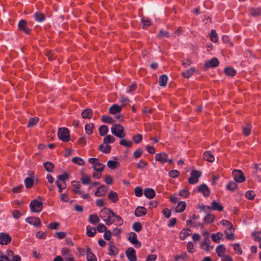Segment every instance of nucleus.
Masks as SVG:
<instances>
[{"label": "nucleus", "instance_id": "nucleus-1", "mask_svg": "<svg viewBox=\"0 0 261 261\" xmlns=\"http://www.w3.org/2000/svg\"><path fill=\"white\" fill-rule=\"evenodd\" d=\"M111 132L116 137L123 138L126 136L124 129L120 124H114L111 127Z\"/></svg>", "mask_w": 261, "mask_h": 261}, {"label": "nucleus", "instance_id": "nucleus-2", "mask_svg": "<svg viewBox=\"0 0 261 261\" xmlns=\"http://www.w3.org/2000/svg\"><path fill=\"white\" fill-rule=\"evenodd\" d=\"M58 136L60 140L65 142L69 141L70 139L69 130L66 127L60 128L58 131Z\"/></svg>", "mask_w": 261, "mask_h": 261}, {"label": "nucleus", "instance_id": "nucleus-3", "mask_svg": "<svg viewBox=\"0 0 261 261\" xmlns=\"http://www.w3.org/2000/svg\"><path fill=\"white\" fill-rule=\"evenodd\" d=\"M31 211L33 213H39L42 210L43 203L37 199L33 200L30 204Z\"/></svg>", "mask_w": 261, "mask_h": 261}, {"label": "nucleus", "instance_id": "nucleus-4", "mask_svg": "<svg viewBox=\"0 0 261 261\" xmlns=\"http://www.w3.org/2000/svg\"><path fill=\"white\" fill-rule=\"evenodd\" d=\"M232 174L233 179L237 182L241 183L246 180L244 173L240 170H233Z\"/></svg>", "mask_w": 261, "mask_h": 261}, {"label": "nucleus", "instance_id": "nucleus-5", "mask_svg": "<svg viewBox=\"0 0 261 261\" xmlns=\"http://www.w3.org/2000/svg\"><path fill=\"white\" fill-rule=\"evenodd\" d=\"M190 175L191 176L188 179V182L190 184L194 185L198 182V178L201 175V172L197 170H193L190 173Z\"/></svg>", "mask_w": 261, "mask_h": 261}, {"label": "nucleus", "instance_id": "nucleus-6", "mask_svg": "<svg viewBox=\"0 0 261 261\" xmlns=\"http://www.w3.org/2000/svg\"><path fill=\"white\" fill-rule=\"evenodd\" d=\"M219 65V60L217 58L214 57L212 59L205 62L204 65V69L206 70L210 68H215L217 67Z\"/></svg>", "mask_w": 261, "mask_h": 261}, {"label": "nucleus", "instance_id": "nucleus-7", "mask_svg": "<svg viewBox=\"0 0 261 261\" xmlns=\"http://www.w3.org/2000/svg\"><path fill=\"white\" fill-rule=\"evenodd\" d=\"M128 240L132 244L135 245V247L137 248H140L142 246L141 243L137 239V234L134 232H132L129 233Z\"/></svg>", "mask_w": 261, "mask_h": 261}, {"label": "nucleus", "instance_id": "nucleus-8", "mask_svg": "<svg viewBox=\"0 0 261 261\" xmlns=\"http://www.w3.org/2000/svg\"><path fill=\"white\" fill-rule=\"evenodd\" d=\"M11 240L12 238L9 234L4 232L0 233V244L8 245L11 242Z\"/></svg>", "mask_w": 261, "mask_h": 261}, {"label": "nucleus", "instance_id": "nucleus-9", "mask_svg": "<svg viewBox=\"0 0 261 261\" xmlns=\"http://www.w3.org/2000/svg\"><path fill=\"white\" fill-rule=\"evenodd\" d=\"M25 222L35 227H41V222L38 217H29L25 219Z\"/></svg>", "mask_w": 261, "mask_h": 261}, {"label": "nucleus", "instance_id": "nucleus-10", "mask_svg": "<svg viewBox=\"0 0 261 261\" xmlns=\"http://www.w3.org/2000/svg\"><path fill=\"white\" fill-rule=\"evenodd\" d=\"M168 155L165 152L156 153L155 155V160L161 164L167 162Z\"/></svg>", "mask_w": 261, "mask_h": 261}, {"label": "nucleus", "instance_id": "nucleus-11", "mask_svg": "<svg viewBox=\"0 0 261 261\" xmlns=\"http://www.w3.org/2000/svg\"><path fill=\"white\" fill-rule=\"evenodd\" d=\"M125 254L129 261H136L137 260V256L136 255L135 250L132 248H128L125 251Z\"/></svg>", "mask_w": 261, "mask_h": 261}, {"label": "nucleus", "instance_id": "nucleus-12", "mask_svg": "<svg viewBox=\"0 0 261 261\" xmlns=\"http://www.w3.org/2000/svg\"><path fill=\"white\" fill-rule=\"evenodd\" d=\"M198 192L202 193L204 197H208L210 194V190L206 184H202L197 187Z\"/></svg>", "mask_w": 261, "mask_h": 261}, {"label": "nucleus", "instance_id": "nucleus-13", "mask_svg": "<svg viewBox=\"0 0 261 261\" xmlns=\"http://www.w3.org/2000/svg\"><path fill=\"white\" fill-rule=\"evenodd\" d=\"M18 27L20 31H23L26 34L30 33L31 29L27 26V22L24 20H21L18 23Z\"/></svg>", "mask_w": 261, "mask_h": 261}, {"label": "nucleus", "instance_id": "nucleus-14", "mask_svg": "<svg viewBox=\"0 0 261 261\" xmlns=\"http://www.w3.org/2000/svg\"><path fill=\"white\" fill-rule=\"evenodd\" d=\"M108 190L107 187L105 185L100 186L95 191L94 195L96 197L102 196L105 194Z\"/></svg>", "mask_w": 261, "mask_h": 261}, {"label": "nucleus", "instance_id": "nucleus-15", "mask_svg": "<svg viewBox=\"0 0 261 261\" xmlns=\"http://www.w3.org/2000/svg\"><path fill=\"white\" fill-rule=\"evenodd\" d=\"M145 196L148 199H152L155 196L154 190L151 188H145L144 191Z\"/></svg>", "mask_w": 261, "mask_h": 261}, {"label": "nucleus", "instance_id": "nucleus-16", "mask_svg": "<svg viewBox=\"0 0 261 261\" xmlns=\"http://www.w3.org/2000/svg\"><path fill=\"white\" fill-rule=\"evenodd\" d=\"M146 213L147 210L143 206L137 207L135 211V215L138 217L145 215Z\"/></svg>", "mask_w": 261, "mask_h": 261}, {"label": "nucleus", "instance_id": "nucleus-17", "mask_svg": "<svg viewBox=\"0 0 261 261\" xmlns=\"http://www.w3.org/2000/svg\"><path fill=\"white\" fill-rule=\"evenodd\" d=\"M204 160L209 162H213L215 160L214 156L212 154L210 151H205L203 154Z\"/></svg>", "mask_w": 261, "mask_h": 261}, {"label": "nucleus", "instance_id": "nucleus-18", "mask_svg": "<svg viewBox=\"0 0 261 261\" xmlns=\"http://www.w3.org/2000/svg\"><path fill=\"white\" fill-rule=\"evenodd\" d=\"M92 110L89 108L84 109L81 114L82 117L84 119H90L92 117Z\"/></svg>", "mask_w": 261, "mask_h": 261}, {"label": "nucleus", "instance_id": "nucleus-19", "mask_svg": "<svg viewBox=\"0 0 261 261\" xmlns=\"http://www.w3.org/2000/svg\"><path fill=\"white\" fill-rule=\"evenodd\" d=\"M121 110L122 108L121 106L116 104H114L109 108V112L111 114L114 115L118 113H120L121 111Z\"/></svg>", "mask_w": 261, "mask_h": 261}, {"label": "nucleus", "instance_id": "nucleus-20", "mask_svg": "<svg viewBox=\"0 0 261 261\" xmlns=\"http://www.w3.org/2000/svg\"><path fill=\"white\" fill-rule=\"evenodd\" d=\"M108 196V198L113 203H115L118 200V195L116 192L110 191Z\"/></svg>", "mask_w": 261, "mask_h": 261}, {"label": "nucleus", "instance_id": "nucleus-21", "mask_svg": "<svg viewBox=\"0 0 261 261\" xmlns=\"http://www.w3.org/2000/svg\"><path fill=\"white\" fill-rule=\"evenodd\" d=\"M108 250L110 255H116L118 253V251L116 249V246L113 242H111L109 244Z\"/></svg>", "mask_w": 261, "mask_h": 261}, {"label": "nucleus", "instance_id": "nucleus-22", "mask_svg": "<svg viewBox=\"0 0 261 261\" xmlns=\"http://www.w3.org/2000/svg\"><path fill=\"white\" fill-rule=\"evenodd\" d=\"M34 16L35 20L39 22H43L45 19V16L44 14L40 12H36L34 14Z\"/></svg>", "mask_w": 261, "mask_h": 261}, {"label": "nucleus", "instance_id": "nucleus-23", "mask_svg": "<svg viewBox=\"0 0 261 261\" xmlns=\"http://www.w3.org/2000/svg\"><path fill=\"white\" fill-rule=\"evenodd\" d=\"M192 233V230L190 229H184L181 230L180 235L179 239L181 240H184L188 236H190Z\"/></svg>", "mask_w": 261, "mask_h": 261}, {"label": "nucleus", "instance_id": "nucleus-24", "mask_svg": "<svg viewBox=\"0 0 261 261\" xmlns=\"http://www.w3.org/2000/svg\"><path fill=\"white\" fill-rule=\"evenodd\" d=\"M250 15L253 17L261 15V8H251L250 9Z\"/></svg>", "mask_w": 261, "mask_h": 261}, {"label": "nucleus", "instance_id": "nucleus-25", "mask_svg": "<svg viewBox=\"0 0 261 261\" xmlns=\"http://www.w3.org/2000/svg\"><path fill=\"white\" fill-rule=\"evenodd\" d=\"M223 235V233L221 232H218L216 233H213L211 236V238L212 240L216 243H218L220 242V240H221Z\"/></svg>", "mask_w": 261, "mask_h": 261}, {"label": "nucleus", "instance_id": "nucleus-26", "mask_svg": "<svg viewBox=\"0 0 261 261\" xmlns=\"http://www.w3.org/2000/svg\"><path fill=\"white\" fill-rule=\"evenodd\" d=\"M212 210L214 211H218L219 212H222L223 210V207L222 205L218 203L216 200H214L212 203Z\"/></svg>", "mask_w": 261, "mask_h": 261}, {"label": "nucleus", "instance_id": "nucleus-27", "mask_svg": "<svg viewBox=\"0 0 261 261\" xmlns=\"http://www.w3.org/2000/svg\"><path fill=\"white\" fill-rule=\"evenodd\" d=\"M168 76L166 74H163L159 77V85L162 87L166 86L168 81Z\"/></svg>", "mask_w": 261, "mask_h": 261}, {"label": "nucleus", "instance_id": "nucleus-28", "mask_svg": "<svg viewBox=\"0 0 261 261\" xmlns=\"http://www.w3.org/2000/svg\"><path fill=\"white\" fill-rule=\"evenodd\" d=\"M216 252L219 257L224 256V253L225 251V247L224 245L220 244L217 247L216 249Z\"/></svg>", "mask_w": 261, "mask_h": 261}, {"label": "nucleus", "instance_id": "nucleus-29", "mask_svg": "<svg viewBox=\"0 0 261 261\" xmlns=\"http://www.w3.org/2000/svg\"><path fill=\"white\" fill-rule=\"evenodd\" d=\"M45 170L48 172H53L55 167L54 164L50 162H46L43 163Z\"/></svg>", "mask_w": 261, "mask_h": 261}, {"label": "nucleus", "instance_id": "nucleus-30", "mask_svg": "<svg viewBox=\"0 0 261 261\" xmlns=\"http://www.w3.org/2000/svg\"><path fill=\"white\" fill-rule=\"evenodd\" d=\"M195 71V68H191L190 69L186 70L185 71H182V75L184 77L188 79L191 77Z\"/></svg>", "mask_w": 261, "mask_h": 261}, {"label": "nucleus", "instance_id": "nucleus-31", "mask_svg": "<svg viewBox=\"0 0 261 261\" xmlns=\"http://www.w3.org/2000/svg\"><path fill=\"white\" fill-rule=\"evenodd\" d=\"M186 203L184 201L179 202L175 208V211L177 213H181L186 208Z\"/></svg>", "mask_w": 261, "mask_h": 261}, {"label": "nucleus", "instance_id": "nucleus-32", "mask_svg": "<svg viewBox=\"0 0 261 261\" xmlns=\"http://www.w3.org/2000/svg\"><path fill=\"white\" fill-rule=\"evenodd\" d=\"M105 167V165L99 163L98 159L97 161L95 163V164H94V166H93L94 170L97 172H101L103 170Z\"/></svg>", "mask_w": 261, "mask_h": 261}, {"label": "nucleus", "instance_id": "nucleus-33", "mask_svg": "<svg viewBox=\"0 0 261 261\" xmlns=\"http://www.w3.org/2000/svg\"><path fill=\"white\" fill-rule=\"evenodd\" d=\"M25 186L27 188H31L34 184V180L33 178L27 177L24 180Z\"/></svg>", "mask_w": 261, "mask_h": 261}, {"label": "nucleus", "instance_id": "nucleus-34", "mask_svg": "<svg viewBox=\"0 0 261 261\" xmlns=\"http://www.w3.org/2000/svg\"><path fill=\"white\" fill-rule=\"evenodd\" d=\"M224 72L228 76H234L236 75L237 71L234 69L230 67H227L225 68Z\"/></svg>", "mask_w": 261, "mask_h": 261}, {"label": "nucleus", "instance_id": "nucleus-35", "mask_svg": "<svg viewBox=\"0 0 261 261\" xmlns=\"http://www.w3.org/2000/svg\"><path fill=\"white\" fill-rule=\"evenodd\" d=\"M87 229V235L90 237H93L96 233V229L94 227H92L90 225H88L86 227Z\"/></svg>", "mask_w": 261, "mask_h": 261}, {"label": "nucleus", "instance_id": "nucleus-36", "mask_svg": "<svg viewBox=\"0 0 261 261\" xmlns=\"http://www.w3.org/2000/svg\"><path fill=\"white\" fill-rule=\"evenodd\" d=\"M215 219V217L214 215L212 214L206 215V216L203 218V221L205 223L207 224H210L213 223Z\"/></svg>", "mask_w": 261, "mask_h": 261}, {"label": "nucleus", "instance_id": "nucleus-37", "mask_svg": "<svg viewBox=\"0 0 261 261\" xmlns=\"http://www.w3.org/2000/svg\"><path fill=\"white\" fill-rule=\"evenodd\" d=\"M220 223L222 225L225 226L227 229L230 230L234 229L232 223L227 220H222Z\"/></svg>", "mask_w": 261, "mask_h": 261}, {"label": "nucleus", "instance_id": "nucleus-38", "mask_svg": "<svg viewBox=\"0 0 261 261\" xmlns=\"http://www.w3.org/2000/svg\"><path fill=\"white\" fill-rule=\"evenodd\" d=\"M238 188V184L234 181L229 182L226 185V189L228 190H229L231 192L234 191L236 189Z\"/></svg>", "mask_w": 261, "mask_h": 261}, {"label": "nucleus", "instance_id": "nucleus-39", "mask_svg": "<svg viewBox=\"0 0 261 261\" xmlns=\"http://www.w3.org/2000/svg\"><path fill=\"white\" fill-rule=\"evenodd\" d=\"M210 36L211 38V40L212 42L216 43L218 41V37L216 31L215 30H212L211 31V32L210 34Z\"/></svg>", "mask_w": 261, "mask_h": 261}, {"label": "nucleus", "instance_id": "nucleus-40", "mask_svg": "<svg viewBox=\"0 0 261 261\" xmlns=\"http://www.w3.org/2000/svg\"><path fill=\"white\" fill-rule=\"evenodd\" d=\"M115 138L111 135L106 136L103 139V142L105 144L113 143L115 142Z\"/></svg>", "mask_w": 261, "mask_h": 261}, {"label": "nucleus", "instance_id": "nucleus-41", "mask_svg": "<svg viewBox=\"0 0 261 261\" xmlns=\"http://www.w3.org/2000/svg\"><path fill=\"white\" fill-rule=\"evenodd\" d=\"M89 221L91 224H96L99 221V219L96 214H92L89 216Z\"/></svg>", "mask_w": 261, "mask_h": 261}, {"label": "nucleus", "instance_id": "nucleus-42", "mask_svg": "<svg viewBox=\"0 0 261 261\" xmlns=\"http://www.w3.org/2000/svg\"><path fill=\"white\" fill-rule=\"evenodd\" d=\"M110 208L104 207L100 212V217L103 219L106 218V217H108L109 214H110Z\"/></svg>", "mask_w": 261, "mask_h": 261}, {"label": "nucleus", "instance_id": "nucleus-43", "mask_svg": "<svg viewBox=\"0 0 261 261\" xmlns=\"http://www.w3.org/2000/svg\"><path fill=\"white\" fill-rule=\"evenodd\" d=\"M108 127L106 125H102L99 128V133L100 135L101 136H105L108 133Z\"/></svg>", "mask_w": 261, "mask_h": 261}, {"label": "nucleus", "instance_id": "nucleus-44", "mask_svg": "<svg viewBox=\"0 0 261 261\" xmlns=\"http://www.w3.org/2000/svg\"><path fill=\"white\" fill-rule=\"evenodd\" d=\"M101 121L104 123L109 124H111L114 122V120L112 117L106 115H103L102 116Z\"/></svg>", "mask_w": 261, "mask_h": 261}, {"label": "nucleus", "instance_id": "nucleus-45", "mask_svg": "<svg viewBox=\"0 0 261 261\" xmlns=\"http://www.w3.org/2000/svg\"><path fill=\"white\" fill-rule=\"evenodd\" d=\"M81 180L82 183L83 185H88L90 183L91 179L89 176H88L87 174H83Z\"/></svg>", "mask_w": 261, "mask_h": 261}, {"label": "nucleus", "instance_id": "nucleus-46", "mask_svg": "<svg viewBox=\"0 0 261 261\" xmlns=\"http://www.w3.org/2000/svg\"><path fill=\"white\" fill-rule=\"evenodd\" d=\"M72 162L76 165H84L85 164L84 161L80 157H74L71 160Z\"/></svg>", "mask_w": 261, "mask_h": 261}, {"label": "nucleus", "instance_id": "nucleus-47", "mask_svg": "<svg viewBox=\"0 0 261 261\" xmlns=\"http://www.w3.org/2000/svg\"><path fill=\"white\" fill-rule=\"evenodd\" d=\"M39 121V118L37 117L30 118L28 124V127H32L35 125Z\"/></svg>", "mask_w": 261, "mask_h": 261}, {"label": "nucleus", "instance_id": "nucleus-48", "mask_svg": "<svg viewBox=\"0 0 261 261\" xmlns=\"http://www.w3.org/2000/svg\"><path fill=\"white\" fill-rule=\"evenodd\" d=\"M251 126L249 124H246L245 126L243 127V134L245 136H248L250 134Z\"/></svg>", "mask_w": 261, "mask_h": 261}, {"label": "nucleus", "instance_id": "nucleus-49", "mask_svg": "<svg viewBox=\"0 0 261 261\" xmlns=\"http://www.w3.org/2000/svg\"><path fill=\"white\" fill-rule=\"evenodd\" d=\"M119 164V163L117 161L109 160L107 162L108 167L111 168V169H114L116 168L118 166V165Z\"/></svg>", "mask_w": 261, "mask_h": 261}, {"label": "nucleus", "instance_id": "nucleus-50", "mask_svg": "<svg viewBox=\"0 0 261 261\" xmlns=\"http://www.w3.org/2000/svg\"><path fill=\"white\" fill-rule=\"evenodd\" d=\"M133 229L136 232H140L142 229V226L141 223L137 222L133 223Z\"/></svg>", "mask_w": 261, "mask_h": 261}, {"label": "nucleus", "instance_id": "nucleus-51", "mask_svg": "<svg viewBox=\"0 0 261 261\" xmlns=\"http://www.w3.org/2000/svg\"><path fill=\"white\" fill-rule=\"evenodd\" d=\"M120 144L128 148L132 146V142L130 140H126V139H122L120 142Z\"/></svg>", "mask_w": 261, "mask_h": 261}, {"label": "nucleus", "instance_id": "nucleus-52", "mask_svg": "<svg viewBox=\"0 0 261 261\" xmlns=\"http://www.w3.org/2000/svg\"><path fill=\"white\" fill-rule=\"evenodd\" d=\"M94 125L92 123L87 124L85 126L86 132L87 134L90 135L92 133V129Z\"/></svg>", "mask_w": 261, "mask_h": 261}, {"label": "nucleus", "instance_id": "nucleus-53", "mask_svg": "<svg viewBox=\"0 0 261 261\" xmlns=\"http://www.w3.org/2000/svg\"><path fill=\"white\" fill-rule=\"evenodd\" d=\"M169 175L170 177L175 178L179 175V172L177 170H172L169 172Z\"/></svg>", "mask_w": 261, "mask_h": 261}, {"label": "nucleus", "instance_id": "nucleus-54", "mask_svg": "<svg viewBox=\"0 0 261 261\" xmlns=\"http://www.w3.org/2000/svg\"><path fill=\"white\" fill-rule=\"evenodd\" d=\"M187 254L186 252H182L180 254L176 255L174 257V259L175 261H178L180 259H185L187 258Z\"/></svg>", "mask_w": 261, "mask_h": 261}, {"label": "nucleus", "instance_id": "nucleus-55", "mask_svg": "<svg viewBox=\"0 0 261 261\" xmlns=\"http://www.w3.org/2000/svg\"><path fill=\"white\" fill-rule=\"evenodd\" d=\"M255 194L253 191H248L245 193V197L246 198L252 200L254 199Z\"/></svg>", "mask_w": 261, "mask_h": 261}, {"label": "nucleus", "instance_id": "nucleus-56", "mask_svg": "<svg viewBox=\"0 0 261 261\" xmlns=\"http://www.w3.org/2000/svg\"><path fill=\"white\" fill-rule=\"evenodd\" d=\"M69 178V174L67 173L64 172V174L59 175L58 176V179L59 180L63 181L64 183L65 180Z\"/></svg>", "mask_w": 261, "mask_h": 261}, {"label": "nucleus", "instance_id": "nucleus-57", "mask_svg": "<svg viewBox=\"0 0 261 261\" xmlns=\"http://www.w3.org/2000/svg\"><path fill=\"white\" fill-rule=\"evenodd\" d=\"M147 166V163L143 160H140L137 164V168L140 169H143Z\"/></svg>", "mask_w": 261, "mask_h": 261}, {"label": "nucleus", "instance_id": "nucleus-58", "mask_svg": "<svg viewBox=\"0 0 261 261\" xmlns=\"http://www.w3.org/2000/svg\"><path fill=\"white\" fill-rule=\"evenodd\" d=\"M233 249L236 252L239 254H242V249L240 247V245L238 243H235L232 245Z\"/></svg>", "mask_w": 261, "mask_h": 261}, {"label": "nucleus", "instance_id": "nucleus-59", "mask_svg": "<svg viewBox=\"0 0 261 261\" xmlns=\"http://www.w3.org/2000/svg\"><path fill=\"white\" fill-rule=\"evenodd\" d=\"M97 230L99 232H102L106 231L107 230V228L104 224L99 223L97 227Z\"/></svg>", "mask_w": 261, "mask_h": 261}, {"label": "nucleus", "instance_id": "nucleus-60", "mask_svg": "<svg viewBox=\"0 0 261 261\" xmlns=\"http://www.w3.org/2000/svg\"><path fill=\"white\" fill-rule=\"evenodd\" d=\"M133 141L137 144L139 143L142 140V136L141 134H137L133 137Z\"/></svg>", "mask_w": 261, "mask_h": 261}, {"label": "nucleus", "instance_id": "nucleus-61", "mask_svg": "<svg viewBox=\"0 0 261 261\" xmlns=\"http://www.w3.org/2000/svg\"><path fill=\"white\" fill-rule=\"evenodd\" d=\"M12 214L15 219H18L22 216V214L19 210H13L12 212Z\"/></svg>", "mask_w": 261, "mask_h": 261}, {"label": "nucleus", "instance_id": "nucleus-62", "mask_svg": "<svg viewBox=\"0 0 261 261\" xmlns=\"http://www.w3.org/2000/svg\"><path fill=\"white\" fill-rule=\"evenodd\" d=\"M70 249L67 248H63L61 250V253L63 256H66V257H69V255H71L69 254Z\"/></svg>", "mask_w": 261, "mask_h": 261}, {"label": "nucleus", "instance_id": "nucleus-63", "mask_svg": "<svg viewBox=\"0 0 261 261\" xmlns=\"http://www.w3.org/2000/svg\"><path fill=\"white\" fill-rule=\"evenodd\" d=\"M134 191L137 197H141L143 194L142 189L139 187H136Z\"/></svg>", "mask_w": 261, "mask_h": 261}, {"label": "nucleus", "instance_id": "nucleus-64", "mask_svg": "<svg viewBox=\"0 0 261 261\" xmlns=\"http://www.w3.org/2000/svg\"><path fill=\"white\" fill-rule=\"evenodd\" d=\"M179 195L184 198H187L190 195V192L186 189L180 190Z\"/></svg>", "mask_w": 261, "mask_h": 261}]
</instances>
